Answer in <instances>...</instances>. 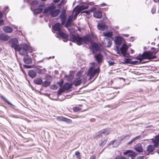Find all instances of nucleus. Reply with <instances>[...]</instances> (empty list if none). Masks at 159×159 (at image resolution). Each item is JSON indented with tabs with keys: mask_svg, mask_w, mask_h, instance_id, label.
<instances>
[{
	"mask_svg": "<svg viewBox=\"0 0 159 159\" xmlns=\"http://www.w3.org/2000/svg\"><path fill=\"white\" fill-rule=\"evenodd\" d=\"M9 43L11 47L16 51H18L21 55H27V52H31L32 51L31 48L26 44L22 43L20 46L18 45L17 39L16 38L11 39Z\"/></svg>",
	"mask_w": 159,
	"mask_h": 159,
	"instance_id": "1",
	"label": "nucleus"
},
{
	"mask_svg": "<svg viewBox=\"0 0 159 159\" xmlns=\"http://www.w3.org/2000/svg\"><path fill=\"white\" fill-rule=\"evenodd\" d=\"M70 39L73 42L79 45L84 43L88 44V43L91 41L90 37L88 35L80 37L78 35L72 34L70 35Z\"/></svg>",
	"mask_w": 159,
	"mask_h": 159,
	"instance_id": "2",
	"label": "nucleus"
},
{
	"mask_svg": "<svg viewBox=\"0 0 159 159\" xmlns=\"http://www.w3.org/2000/svg\"><path fill=\"white\" fill-rule=\"evenodd\" d=\"M155 57L156 56L153 55L152 52H145L142 55L139 54L136 57V59L140 61H132L130 63L134 65L138 64L144 59H151Z\"/></svg>",
	"mask_w": 159,
	"mask_h": 159,
	"instance_id": "3",
	"label": "nucleus"
},
{
	"mask_svg": "<svg viewBox=\"0 0 159 159\" xmlns=\"http://www.w3.org/2000/svg\"><path fill=\"white\" fill-rule=\"evenodd\" d=\"M56 6L52 5L47 7L43 11V13L50 15L52 17L57 16L60 13V11L58 9H55Z\"/></svg>",
	"mask_w": 159,
	"mask_h": 159,
	"instance_id": "4",
	"label": "nucleus"
},
{
	"mask_svg": "<svg viewBox=\"0 0 159 159\" xmlns=\"http://www.w3.org/2000/svg\"><path fill=\"white\" fill-rule=\"evenodd\" d=\"M53 29L54 31H57L59 35L62 38L65 39L68 38V35L62 31L60 23H57L55 24L53 26Z\"/></svg>",
	"mask_w": 159,
	"mask_h": 159,
	"instance_id": "5",
	"label": "nucleus"
},
{
	"mask_svg": "<svg viewBox=\"0 0 159 159\" xmlns=\"http://www.w3.org/2000/svg\"><path fill=\"white\" fill-rule=\"evenodd\" d=\"M93 65L89 69L88 71V75L90 76L89 80L92 79L94 76L97 73H99L100 71L99 68L94 69V64L95 63H92Z\"/></svg>",
	"mask_w": 159,
	"mask_h": 159,
	"instance_id": "6",
	"label": "nucleus"
},
{
	"mask_svg": "<svg viewBox=\"0 0 159 159\" xmlns=\"http://www.w3.org/2000/svg\"><path fill=\"white\" fill-rule=\"evenodd\" d=\"M122 41L123 39L120 36L116 37L115 42L117 45V52L118 54H120L119 48L120 45L121 44Z\"/></svg>",
	"mask_w": 159,
	"mask_h": 159,
	"instance_id": "7",
	"label": "nucleus"
},
{
	"mask_svg": "<svg viewBox=\"0 0 159 159\" xmlns=\"http://www.w3.org/2000/svg\"><path fill=\"white\" fill-rule=\"evenodd\" d=\"M88 6H84V5H82L78 7L75 10V8L74 9V11H75V14L76 16H77L80 13H84V11L83 10L88 8Z\"/></svg>",
	"mask_w": 159,
	"mask_h": 159,
	"instance_id": "8",
	"label": "nucleus"
},
{
	"mask_svg": "<svg viewBox=\"0 0 159 159\" xmlns=\"http://www.w3.org/2000/svg\"><path fill=\"white\" fill-rule=\"evenodd\" d=\"M103 45L105 47H110L112 44V42L110 39L105 38L102 41Z\"/></svg>",
	"mask_w": 159,
	"mask_h": 159,
	"instance_id": "9",
	"label": "nucleus"
},
{
	"mask_svg": "<svg viewBox=\"0 0 159 159\" xmlns=\"http://www.w3.org/2000/svg\"><path fill=\"white\" fill-rule=\"evenodd\" d=\"M128 49L127 45L125 44H123L120 48L121 53L125 56L126 55V52Z\"/></svg>",
	"mask_w": 159,
	"mask_h": 159,
	"instance_id": "10",
	"label": "nucleus"
},
{
	"mask_svg": "<svg viewBox=\"0 0 159 159\" xmlns=\"http://www.w3.org/2000/svg\"><path fill=\"white\" fill-rule=\"evenodd\" d=\"M155 147L158 148L159 147V135L156 136L154 139H152Z\"/></svg>",
	"mask_w": 159,
	"mask_h": 159,
	"instance_id": "11",
	"label": "nucleus"
},
{
	"mask_svg": "<svg viewBox=\"0 0 159 159\" xmlns=\"http://www.w3.org/2000/svg\"><path fill=\"white\" fill-rule=\"evenodd\" d=\"M134 149L137 152H143V148L141 143H138L134 146Z\"/></svg>",
	"mask_w": 159,
	"mask_h": 159,
	"instance_id": "12",
	"label": "nucleus"
},
{
	"mask_svg": "<svg viewBox=\"0 0 159 159\" xmlns=\"http://www.w3.org/2000/svg\"><path fill=\"white\" fill-rule=\"evenodd\" d=\"M123 153L125 155L128 154V157L131 156L132 159H133V157H135L136 156V153L135 152H132L129 150H127Z\"/></svg>",
	"mask_w": 159,
	"mask_h": 159,
	"instance_id": "13",
	"label": "nucleus"
},
{
	"mask_svg": "<svg viewBox=\"0 0 159 159\" xmlns=\"http://www.w3.org/2000/svg\"><path fill=\"white\" fill-rule=\"evenodd\" d=\"M60 16L61 20V24L64 25L65 23L66 19L65 11H61Z\"/></svg>",
	"mask_w": 159,
	"mask_h": 159,
	"instance_id": "14",
	"label": "nucleus"
},
{
	"mask_svg": "<svg viewBox=\"0 0 159 159\" xmlns=\"http://www.w3.org/2000/svg\"><path fill=\"white\" fill-rule=\"evenodd\" d=\"M91 47L93 50L92 53L94 54L95 53V51H98L100 50V48L99 46L96 43H93L91 46Z\"/></svg>",
	"mask_w": 159,
	"mask_h": 159,
	"instance_id": "15",
	"label": "nucleus"
},
{
	"mask_svg": "<svg viewBox=\"0 0 159 159\" xmlns=\"http://www.w3.org/2000/svg\"><path fill=\"white\" fill-rule=\"evenodd\" d=\"M98 28L100 30H104L108 29V27L105 24L100 23L98 25Z\"/></svg>",
	"mask_w": 159,
	"mask_h": 159,
	"instance_id": "16",
	"label": "nucleus"
},
{
	"mask_svg": "<svg viewBox=\"0 0 159 159\" xmlns=\"http://www.w3.org/2000/svg\"><path fill=\"white\" fill-rule=\"evenodd\" d=\"M73 18V16H69L67 22L65 25V27H68L71 26Z\"/></svg>",
	"mask_w": 159,
	"mask_h": 159,
	"instance_id": "17",
	"label": "nucleus"
},
{
	"mask_svg": "<svg viewBox=\"0 0 159 159\" xmlns=\"http://www.w3.org/2000/svg\"><path fill=\"white\" fill-rule=\"evenodd\" d=\"M95 57L97 62L99 63H101L102 61L103 56L100 53H99L95 56Z\"/></svg>",
	"mask_w": 159,
	"mask_h": 159,
	"instance_id": "18",
	"label": "nucleus"
},
{
	"mask_svg": "<svg viewBox=\"0 0 159 159\" xmlns=\"http://www.w3.org/2000/svg\"><path fill=\"white\" fill-rule=\"evenodd\" d=\"M93 16L97 18H101L102 16V13L100 11H97L93 13Z\"/></svg>",
	"mask_w": 159,
	"mask_h": 159,
	"instance_id": "19",
	"label": "nucleus"
},
{
	"mask_svg": "<svg viewBox=\"0 0 159 159\" xmlns=\"http://www.w3.org/2000/svg\"><path fill=\"white\" fill-rule=\"evenodd\" d=\"M26 57H25L23 59L24 62L26 64H30L32 63V61L31 59L28 56V54L27 55H26Z\"/></svg>",
	"mask_w": 159,
	"mask_h": 159,
	"instance_id": "20",
	"label": "nucleus"
},
{
	"mask_svg": "<svg viewBox=\"0 0 159 159\" xmlns=\"http://www.w3.org/2000/svg\"><path fill=\"white\" fill-rule=\"evenodd\" d=\"M4 31L7 33H10L12 31V28L8 26H5L3 28Z\"/></svg>",
	"mask_w": 159,
	"mask_h": 159,
	"instance_id": "21",
	"label": "nucleus"
},
{
	"mask_svg": "<svg viewBox=\"0 0 159 159\" xmlns=\"http://www.w3.org/2000/svg\"><path fill=\"white\" fill-rule=\"evenodd\" d=\"M9 38L8 36L3 34H0V40H1L6 41L9 39Z\"/></svg>",
	"mask_w": 159,
	"mask_h": 159,
	"instance_id": "22",
	"label": "nucleus"
},
{
	"mask_svg": "<svg viewBox=\"0 0 159 159\" xmlns=\"http://www.w3.org/2000/svg\"><path fill=\"white\" fill-rule=\"evenodd\" d=\"M29 75L32 78L35 77L36 75V73L34 70H30L28 72Z\"/></svg>",
	"mask_w": 159,
	"mask_h": 159,
	"instance_id": "23",
	"label": "nucleus"
},
{
	"mask_svg": "<svg viewBox=\"0 0 159 159\" xmlns=\"http://www.w3.org/2000/svg\"><path fill=\"white\" fill-rule=\"evenodd\" d=\"M34 82L36 84L41 85L42 83V80L41 78H36L34 80Z\"/></svg>",
	"mask_w": 159,
	"mask_h": 159,
	"instance_id": "24",
	"label": "nucleus"
},
{
	"mask_svg": "<svg viewBox=\"0 0 159 159\" xmlns=\"http://www.w3.org/2000/svg\"><path fill=\"white\" fill-rule=\"evenodd\" d=\"M103 34L104 36L109 38H111L113 35L112 32L110 31L103 32Z\"/></svg>",
	"mask_w": 159,
	"mask_h": 159,
	"instance_id": "25",
	"label": "nucleus"
},
{
	"mask_svg": "<svg viewBox=\"0 0 159 159\" xmlns=\"http://www.w3.org/2000/svg\"><path fill=\"white\" fill-rule=\"evenodd\" d=\"M1 97L4 101H6L8 103V104L11 107L13 108H15V106L11 103L5 97L2 96H1Z\"/></svg>",
	"mask_w": 159,
	"mask_h": 159,
	"instance_id": "26",
	"label": "nucleus"
},
{
	"mask_svg": "<svg viewBox=\"0 0 159 159\" xmlns=\"http://www.w3.org/2000/svg\"><path fill=\"white\" fill-rule=\"evenodd\" d=\"M107 140V138H104L102 139L99 143L100 146H104L106 143Z\"/></svg>",
	"mask_w": 159,
	"mask_h": 159,
	"instance_id": "27",
	"label": "nucleus"
},
{
	"mask_svg": "<svg viewBox=\"0 0 159 159\" xmlns=\"http://www.w3.org/2000/svg\"><path fill=\"white\" fill-rule=\"evenodd\" d=\"M154 147V146L151 145H149L148 146L147 151L148 154L153 151L155 148Z\"/></svg>",
	"mask_w": 159,
	"mask_h": 159,
	"instance_id": "28",
	"label": "nucleus"
},
{
	"mask_svg": "<svg viewBox=\"0 0 159 159\" xmlns=\"http://www.w3.org/2000/svg\"><path fill=\"white\" fill-rule=\"evenodd\" d=\"M110 131L108 129H104L101 130L99 133V134H104L105 135H107L109 134Z\"/></svg>",
	"mask_w": 159,
	"mask_h": 159,
	"instance_id": "29",
	"label": "nucleus"
},
{
	"mask_svg": "<svg viewBox=\"0 0 159 159\" xmlns=\"http://www.w3.org/2000/svg\"><path fill=\"white\" fill-rule=\"evenodd\" d=\"M63 88L65 90H68L71 88V85L69 83H66L65 84Z\"/></svg>",
	"mask_w": 159,
	"mask_h": 159,
	"instance_id": "30",
	"label": "nucleus"
},
{
	"mask_svg": "<svg viewBox=\"0 0 159 159\" xmlns=\"http://www.w3.org/2000/svg\"><path fill=\"white\" fill-rule=\"evenodd\" d=\"M43 10V8L41 7L36 8L34 10V13L35 14H39L42 12Z\"/></svg>",
	"mask_w": 159,
	"mask_h": 159,
	"instance_id": "31",
	"label": "nucleus"
},
{
	"mask_svg": "<svg viewBox=\"0 0 159 159\" xmlns=\"http://www.w3.org/2000/svg\"><path fill=\"white\" fill-rule=\"evenodd\" d=\"M50 84V82L49 81H45L44 82H42V85L45 87H47L49 86Z\"/></svg>",
	"mask_w": 159,
	"mask_h": 159,
	"instance_id": "32",
	"label": "nucleus"
},
{
	"mask_svg": "<svg viewBox=\"0 0 159 159\" xmlns=\"http://www.w3.org/2000/svg\"><path fill=\"white\" fill-rule=\"evenodd\" d=\"M119 142L117 141V140H114L112 143L113 147H116L119 145Z\"/></svg>",
	"mask_w": 159,
	"mask_h": 159,
	"instance_id": "33",
	"label": "nucleus"
},
{
	"mask_svg": "<svg viewBox=\"0 0 159 159\" xmlns=\"http://www.w3.org/2000/svg\"><path fill=\"white\" fill-rule=\"evenodd\" d=\"M65 90L63 87L60 88L58 90V95H61V93Z\"/></svg>",
	"mask_w": 159,
	"mask_h": 159,
	"instance_id": "34",
	"label": "nucleus"
},
{
	"mask_svg": "<svg viewBox=\"0 0 159 159\" xmlns=\"http://www.w3.org/2000/svg\"><path fill=\"white\" fill-rule=\"evenodd\" d=\"M131 134H127L125 136H122V139H128L130 138L131 136Z\"/></svg>",
	"mask_w": 159,
	"mask_h": 159,
	"instance_id": "35",
	"label": "nucleus"
},
{
	"mask_svg": "<svg viewBox=\"0 0 159 159\" xmlns=\"http://www.w3.org/2000/svg\"><path fill=\"white\" fill-rule=\"evenodd\" d=\"M81 83V81L80 80H79L76 81L75 83V85L76 86H77L80 85Z\"/></svg>",
	"mask_w": 159,
	"mask_h": 159,
	"instance_id": "36",
	"label": "nucleus"
},
{
	"mask_svg": "<svg viewBox=\"0 0 159 159\" xmlns=\"http://www.w3.org/2000/svg\"><path fill=\"white\" fill-rule=\"evenodd\" d=\"M75 155L76 156L77 158L78 159L80 158L81 156L80 152L78 151H77L75 152Z\"/></svg>",
	"mask_w": 159,
	"mask_h": 159,
	"instance_id": "37",
	"label": "nucleus"
},
{
	"mask_svg": "<svg viewBox=\"0 0 159 159\" xmlns=\"http://www.w3.org/2000/svg\"><path fill=\"white\" fill-rule=\"evenodd\" d=\"M65 117H58L57 118V120L59 121H64Z\"/></svg>",
	"mask_w": 159,
	"mask_h": 159,
	"instance_id": "38",
	"label": "nucleus"
},
{
	"mask_svg": "<svg viewBox=\"0 0 159 159\" xmlns=\"http://www.w3.org/2000/svg\"><path fill=\"white\" fill-rule=\"evenodd\" d=\"M64 122H65L68 123H72V120L70 119L65 117Z\"/></svg>",
	"mask_w": 159,
	"mask_h": 159,
	"instance_id": "39",
	"label": "nucleus"
},
{
	"mask_svg": "<svg viewBox=\"0 0 159 159\" xmlns=\"http://www.w3.org/2000/svg\"><path fill=\"white\" fill-rule=\"evenodd\" d=\"M73 110L75 112H77L80 111V109L78 107H74L73 108Z\"/></svg>",
	"mask_w": 159,
	"mask_h": 159,
	"instance_id": "40",
	"label": "nucleus"
},
{
	"mask_svg": "<svg viewBox=\"0 0 159 159\" xmlns=\"http://www.w3.org/2000/svg\"><path fill=\"white\" fill-rule=\"evenodd\" d=\"M38 4V2L35 0H34V1H33L31 2V5H34V6L37 5Z\"/></svg>",
	"mask_w": 159,
	"mask_h": 159,
	"instance_id": "41",
	"label": "nucleus"
},
{
	"mask_svg": "<svg viewBox=\"0 0 159 159\" xmlns=\"http://www.w3.org/2000/svg\"><path fill=\"white\" fill-rule=\"evenodd\" d=\"M116 159H128L127 158L121 156H117Z\"/></svg>",
	"mask_w": 159,
	"mask_h": 159,
	"instance_id": "42",
	"label": "nucleus"
},
{
	"mask_svg": "<svg viewBox=\"0 0 159 159\" xmlns=\"http://www.w3.org/2000/svg\"><path fill=\"white\" fill-rule=\"evenodd\" d=\"M84 11V13H86L87 14V17L88 18H89L91 17V15L88 11Z\"/></svg>",
	"mask_w": 159,
	"mask_h": 159,
	"instance_id": "43",
	"label": "nucleus"
},
{
	"mask_svg": "<svg viewBox=\"0 0 159 159\" xmlns=\"http://www.w3.org/2000/svg\"><path fill=\"white\" fill-rule=\"evenodd\" d=\"M63 83V80H61L60 82L57 83V84L60 86H61Z\"/></svg>",
	"mask_w": 159,
	"mask_h": 159,
	"instance_id": "44",
	"label": "nucleus"
},
{
	"mask_svg": "<svg viewBox=\"0 0 159 159\" xmlns=\"http://www.w3.org/2000/svg\"><path fill=\"white\" fill-rule=\"evenodd\" d=\"M140 137V136H136L134 138H133L132 140L133 142H134L136 140L138 139Z\"/></svg>",
	"mask_w": 159,
	"mask_h": 159,
	"instance_id": "45",
	"label": "nucleus"
},
{
	"mask_svg": "<svg viewBox=\"0 0 159 159\" xmlns=\"http://www.w3.org/2000/svg\"><path fill=\"white\" fill-rule=\"evenodd\" d=\"M140 137V136H136L134 138H133L132 140L133 142H134L136 140L138 139Z\"/></svg>",
	"mask_w": 159,
	"mask_h": 159,
	"instance_id": "46",
	"label": "nucleus"
},
{
	"mask_svg": "<svg viewBox=\"0 0 159 159\" xmlns=\"http://www.w3.org/2000/svg\"><path fill=\"white\" fill-rule=\"evenodd\" d=\"M51 88L53 89H57V87L56 85H54L53 86H51Z\"/></svg>",
	"mask_w": 159,
	"mask_h": 159,
	"instance_id": "47",
	"label": "nucleus"
},
{
	"mask_svg": "<svg viewBox=\"0 0 159 159\" xmlns=\"http://www.w3.org/2000/svg\"><path fill=\"white\" fill-rule=\"evenodd\" d=\"M8 11H9L8 7H5L3 11L4 12L6 11L7 12Z\"/></svg>",
	"mask_w": 159,
	"mask_h": 159,
	"instance_id": "48",
	"label": "nucleus"
},
{
	"mask_svg": "<svg viewBox=\"0 0 159 159\" xmlns=\"http://www.w3.org/2000/svg\"><path fill=\"white\" fill-rule=\"evenodd\" d=\"M108 62L109 63V65H110V66H112V65H113V64H114V61H108Z\"/></svg>",
	"mask_w": 159,
	"mask_h": 159,
	"instance_id": "49",
	"label": "nucleus"
},
{
	"mask_svg": "<svg viewBox=\"0 0 159 159\" xmlns=\"http://www.w3.org/2000/svg\"><path fill=\"white\" fill-rule=\"evenodd\" d=\"M66 0H61V2H60V4L61 5L64 4L66 3Z\"/></svg>",
	"mask_w": 159,
	"mask_h": 159,
	"instance_id": "50",
	"label": "nucleus"
},
{
	"mask_svg": "<svg viewBox=\"0 0 159 159\" xmlns=\"http://www.w3.org/2000/svg\"><path fill=\"white\" fill-rule=\"evenodd\" d=\"M130 60L129 59H125V62L126 63H130L131 62H130Z\"/></svg>",
	"mask_w": 159,
	"mask_h": 159,
	"instance_id": "51",
	"label": "nucleus"
},
{
	"mask_svg": "<svg viewBox=\"0 0 159 159\" xmlns=\"http://www.w3.org/2000/svg\"><path fill=\"white\" fill-rule=\"evenodd\" d=\"M4 24V21L2 20H0V25H3Z\"/></svg>",
	"mask_w": 159,
	"mask_h": 159,
	"instance_id": "52",
	"label": "nucleus"
},
{
	"mask_svg": "<svg viewBox=\"0 0 159 159\" xmlns=\"http://www.w3.org/2000/svg\"><path fill=\"white\" fill-rule=\"evenodd\" d=\"M143 156H139L136 159H143Z\"/></svg>",
	"mask_w": 159,
	"mask_h": 159,
	"instance_id": "53",
	"label": "nucleus"
},
{
	"mask_svg": "<svg viewBox=\"0 0 159 159\" xmlns=\"http://www.w3.org/2000/svg\"><path fill=\"white\" fill-rule=\"evenodd\" d=\"M95 156L94 155H92L90 157V159H95Z\"/></svg>",
	"mask_w": 159,
	"mask_h": 159,
	"instance_id": "54",
	"label": "nucleus"
},
{
	"mask_svg": "<svg viewBox=\"0 0 159 159\" xmlns=\"http://www.w3.org/2000/svg\"><path fill=\"white\" fill-rule=\"evenodd\" d=\"M60 0H54V2L55 3H57L60 1Z\"/></svg>",
	"mask_w": 159,
	"mask_h": 159,
	"instance_id": "55",
	"label": "nucleus"
},
{
	"mask_svg": "<svg viewBox=\"0 0 159 159\" xmlns=\"http://www.w3.org/2000/svg\"><path fill=\"white\" fill-rule=\"evenodd\" d=\"M133 143V141L131 140L130 142L127 143L128 145L131 144Z\"/></svg>",
	"mask_w": 159,
	"mask_h": 159,
	"instance_id": "56",
	"label": "nucleus"
},
{
	"mask_svg": "<svg viewBox=\"0 0 159 159\" xmlns=\"http://www.w3.org/2000/svg\"><path fill=\"white\" fill-rule=\"evenodd\" d=\"M133 143V141L131 140L130 142L127 143L128 145L131 144Z\"/></svg>",
	"mask_w": 159,
	"mask_h": 159,
	"instance_id": "57",
	"label": "nucleus"
},
{
	"mask_svg": "<svg viewBox=\"0 0 159 159\" xmlns=\"http://www.w3.org/2000/svg\"><path fill=\"white\" fill-rule=\"evenodd\" d=\"M106 4L105 3H103L101 4V6H106Z\"/></svg>",
	"mask_w": 159,
	"mask_h": 159,
	"instance_id": "58",
	"label": "nucleus"
},
{
	"mask_svg": "<svg viewBox=\"0 0 159 159\" xmlns=\"http://www.w3.org/2000/svg\"><path fill=\"white\" fill-rule=\"evenodd\" d=\"M3 16V14H2L1 13V12H0V18H1Z\"/></svg>",
	"mask_w": 159,
	"mask_h": 159,
	"instance_id": "59",
	"label": "nucleus"
},
{
	"mask_svg": "<svg viewBox=\"0 0 159 159\" xmlns=\"http://www.w3.org/2000/svg\"><path fill=\"white\" fill-rule=\"evenodd\" d=\"M124 35H125L126 37H129V35L128 34H123Z\"/></svg>",
	"mask_w": 159,
	"mask_h": 159,
	"instance_id": "60",
	"label": "nucleus"
},
{
	"mask_svg": "<svg viewBox=\"0 0 159 159\" xmlns=\"http://www.w3.org/2000/svg\"><path fill=\"white\" fill-rule=\"evenodd\" d=\"M42 72V71L41 70H39V71L38 72V73L39 74H40V73H41Z\"/></svg>",
	"mask_w": 159,
	"mask_h": 159,
	"instance_id": "61",
	"label": "nucleus"
},
{
	"mask_svg": "<svg viewBox=\"0 0 159 159\" xmlns=\"http://www.w3.org/2000/svg\"><path fill=\"white\" fill-rule=\"evenodd\" d=\"M79 74H80V75H81V72H78V73H77V75H79Z\"/></svg>",
	"mask_w": 159,
	"mask_h": 159,
	"instance_id": "62",
	"label": "nucleus"
},
{
	"mask_svg": "<svg viewBox=\"0 0 159 159\" xmlns=\"http://www.w3.org/2000/svg\"><path fill=\"white\" fill-rule=\"evenodd\" d=\"M77 16H76V14H75V18H76Z\"/></svg>",
	"mask_w": 159,
	"mask_h": 159,
	"instance_id": "63",
	"label": "nucleus"
},
{
	"mask_svg": "<svg viewBox=\"0 0 159 159\" xmlns=\"http://www.w3.org/2000/svg\"><path fill=\"white\" fill-rule=\"evenodd\" d=\"M70 45H71L72 44V43H70Z\"/></svg>",
	"mask_w": 159,
	"mask_h": 159,
	"instance_id": "64",
	"label": "nucleus"
}]
</instances>
